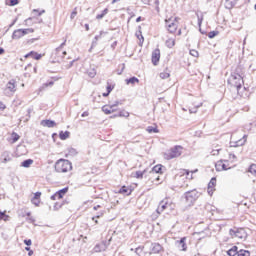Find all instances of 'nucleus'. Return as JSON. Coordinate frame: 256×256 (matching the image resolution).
I'll return each mask as SVG.
<instances>
[{"label":"nucleus","mask_w":256,"mask_h":256,"mask_svg":"<svg viewBox=\"0 0 256 256\" xmlns=\"http://www.w3.org/2000/svg\"><path fill=\"white\" fill-rule=\"evenodd\" d=\"M238 256H251V253L247 250H239Z\"/></svg>","instance_id":"44"},{"label":"nucleus","mask_w":256,"mask_h":256,"mask_svg":"<svg viewBox=\"0 0 256 256\" xmlns=\"http://www.w3.org/2000/svg\"><path fill=\"white\" fill-rule=\"evenodd\" d=\"M180 17L170 16L165 19V28L171 35H182L181 28H179Z\"/></svg>","instance_id":"3"},{"label":"nucleus","mask_w":256,"mask_h":256,"mask_svg":"<svg viewBox=\"0 0 256 256\" xmlns=\"http://www.w3.org/2000/svg\"><path fill=\"white\" fill-rule=\"evenodd\" d=\"M29 21H32L31 18L27 19V20H26V23H29Z\"/></svg>","instance_id":"64"},{"label":"nucleus","mask_w":256,"mask_h":256,"mask_svg":"<svg viewBox=\"0 0 256 256\" xmlns=\"http://www.w3.org/2000/svg\"><path fill=\"white\" fill-rule=\"evenodd\" d=\"M186 241L187 237H183L178 241L179 245H181L182 251H187V243H185Z\"/></svg>","instance_id":"35"},{"label":"nucleus","mask_w":256,"mask_h":256,"mask_svg":"<svg viewBox=\"0 0 256 256\" xmlns=\"http://www.w3.org/2000/svg\"><path fill=\"white\" fill-rule=\"evenodd\" d=\"M103 215H105V212L103 210H100L96 213V215L94 217H92V221H94L95 225H99V220L100 217H103Z\"/></svg>","instance_id":"26"},{"label":"nucleus","mask_w":256,"mask_h":256,"mask_svg":"<svg viewBox=\"0 0 256 256\" xmlns=\"http://www.w3.org/2000/svg\"><path fill=\"white\" fill-rule=\"evenodd\" d=\"M222 157L223 159L218 160L215 164L216 171H229V169H233L235 163L237 162L235 148L232 146L226 148Z\"/></svg>","instance_id":"2"},{"label":"nucleus","mask_w":256,"mask_h":256,"mask_svg":"<svg viewBox=\"0 0 256 256\" xmlns=\"http://www.w3.org/2000/svg\"><path fill=\"white\" fill-rule=\"evenodd\" d=\"M69 193V187H65L61 190H58L55 194H53L50 199L51 201H61V199L65 198V195Z\"/></svg>","instance_id":"12"},{"label":"nucleus","mask_w":256,"mask_h":256,"mask_svg":"<svg viewBox=\"0 0 256 256\" xmlns=\"http://www.w3.org/2000/svg\"><path fill=\"white\" fill-rule=\"evenodd\" d=\"M86 31H89V24H85Z\"/></svg>","instance_id":"60"},{"label":"nucleus","mask_w":256,"mask_h":256,"mask_svg":"<svg viewBox=\"0 0 256 256\" xmlns=\"http://www.w3.org/2000/svg\"><path fill=\"white\" fill-rule=\"evenodd\" d=\"M136 37L139 39L140 45H143L145 38L143 37V32H141V26H139V30L136 32Z\"/></svg>","instance_id":"32"},{"label":"nucleus","mask_w":256,"mask_h":256,"mask_svg":"<svg viewBox=\"0 0 256 256\" xmlns=\"http://www.w3.org/2000/svg\"><path fill=\"white\" fill-rule=\"evenodd\" d=\"M229 233L232 239H243V235H241V233H243V230L230 229Z\"/></svg>","instance_id":"18"},{"label":"nucleus","mask_w":256,"mask_h":256,"mask_svg":"<svg viewBox=\"0 0 256 256\" xmlns=\"http://www.w3.org/2000/svg\"><path fill=\"white\" fill-rule=\"evenodd\" d=\"M165 45L168 47V49H173V47H175V38H168L165 41Z\"/></svg>","instance_id":"34"},{"label":"nucleus","mask_w":256,"mask_h":256,"mask_svg":"<svg viewBox=\"0 0 256 256\" xmlns=\"http://www.w3.org/2000/svg\"><path fill=\"white\" fill-rule=\"evenodd\" d=\"M183 146L176 145L170 148L167 152L164 153V159L166 161H171V159H177V157H181L183 155Z\"/></svg>","instance_id":"7"},{"label":"nucleus","mask_w":256,"mask_h":256,"mask_svg":"<svg viewBox=\"0 0 256 256\" xmlns=\"http://www.w3.org/2000/svg\"><path fill=\"white\" fill-rule=\"evenodd\" d=\"M118 193L120 195H127V196H129V195H131V193H133V187L132 186H125L124 185V186H122L119 189Z\"/></svg>","instance_id":"19"},{"label":"nucleus","mask_w":256,"mask_h":256,"mask_svg":"<svg viewBox=\"0 0 256 256\" xmlns=\"http://www.w3.org/2000/svg\"><path fill=\"white\" fill-rule=\"evenodd\" d=\"M141 21V16H139L137 19H136V23H139Z\"/></svg>","instance_id":"61"},{"label":"nucleus","mask_w":256,"mask_h":256,"mask_svg":"<svg viewBox=\"0 0 256 256\" xmlns=\"http://www.w3.org/2000/svg\"><path fill=\"white\" fill-rule=\"evenodd\" d=\"M78 11H77V7L73 9V11L71 12L70 15V19L73 20L75 19V17H77Z\"/></svg>","instance_id":"47"},{"label":"nucleus","mask_w":256,"mask_h":256,"mask_svg":"<svg viewBox=\"0 0 256 256\" xmlns=\"http://www.w3.org/2000/svg\"><path fill=\"white\" fill-rule=\"evenodd\" d=\"M163 169H164L163 165L157 164L152 168V170L150 172V175H155V174L156 175H163Z\"/></svg>","instance_id":"20"},{"label":"nucleus","mask_w":256,"mask_h":256,"mask_svg":"<svg viewBox=\"0 0 256 256\" xmlns=\"http://www.w3.org/2000/svg\"><path fill=\"white\" fill-rule=\"evenodd\" d=\"M24 243L27 245V247H31V245H33V242L31 241V239L24 240Z\"/></svg>","instance_id":"51"},{"label":"nucleus","mask_w":256,"mask_h":256,"mask_svg":"<svg viewBox=\"0 0 256 256\" xmlns=\"http://www.w3.org/2000/svg\"><path fill=\"white\" fill-rule=\"evenodd\" d=\"M105 249H107V246L105 245V242H102L100 244H97L95 247H94V251L96 253H101V251H105Z\"/></svg>","instance_id":"27"},{"label":"nucleus","mask_w":256,"mask_h":256,"mask_svg":"<svg viewBox=\"0 0 256 256\" xmlns=\"http://www.w3.org/2000/svg\"><path fill=\"white\" fill-rule=\"evenodd\" d=\"M82 117H89V112L88 111H85L82 113L81 115Z\"/></svg>","instance_id":"56"},{"label":"nucleus","mask_w":256,"mask_h":256,"mask_svg":"<svg viewBox=\"0 0 256 256\" xmlns=\"http://www.w3.org/2000/svg\"><path fill=\"white\" fill-rule=\"evenodd\" d=\"M151 61L154 67L159 65V61H161V50L159 48H156L152 51Z\"/></svg>","instance_id":"13"},{"label":"nucleus","mask_w":256,"mask_h":256,"mask_svg":"<svg viewBox=\"0 0 256 256\" xmlns=\"http://www.w3.org/2000/svg\"><path fill=\"white\" fill-rule=\"evenodd\" d=\"M127 85H135V83H139V78L132 77L130 79H126Z\"/></svg>","instance_id":"40"},{"label":"nucleus","mask_w":256,"mask_h":256,"mask_svg":"<svg viewBox=\"0 0 256 256\" xmlns=\"http://www.w3.org/2000/svg\"><path fill=\"white\" fill-rule=\"evenodd\" d=\"M5 109H7V106H5L2 101H0V111H5Z\"/></svg>","instance_id":"52"},{"label":"nucleus","mask_w":256,"mask_h":256,"mask_svg":"<svg viewBox=\"0 0 256 256\" xmlns=\"http://www.w3.org/2000/svg\"><path fill=\"white\" fill-rule=\"evenodd\" d=\"M40 125L42 127H48V128H53V127H56L57 126V123H55V121L53 120H42L40 122Z\"/></svg>","instance_id":"24"},{"label":"nucleus","mask_w":256,"mask_h":256,"mask_svg":"<svg viewBox=\"0 0 256 256\" xmlns=\"http://www.w3.org/2000/svg\"><path fill=\"white\" fill-rule=\"evenodd\" d=\"M156 181H160L159 175L156 176Z\"/></svg>","instance_id":"63"},{"label":"nucleus","mask_w":256,"mask_h":256,"mask_svg":"<svg viewBox=\"0 0 256 256\" xmlns=\"http://www.w3.org/2000/svg\"><path fill=\"white\" fill-rule=\"evenodd\" d=\"M121 0H112V5H115V3L119 2Z\"/></svg>","instance_id":"59"},{"label":"nucleus","mask_w":256,"mask_h":256,"mask_svg":"<svg viewBox=\"0 0 256 256\" xmlns=\"http://www.w3.org/2000/svg\"><path fill=\"white\" fill-rule=\"evenodd\" d=\"M117 105H119V103H116L113 105L106 104L102 106V111L105 115H111L113 113H117Z\"/></svg>","instance_id":"14"},{"label":"nucleus","mask_w":256,"mask_h":256,"mask_svg":"<svg viewBox=\"0 0 256 256\" xmlns=\"http://www.w3.org/2000/svg\"><path fill=\"white\" fill-rule=\"evenodd\" d=\"M190 54L193 55V57H199V52H197V50H191Z\"/></svg>","instance_id":"50"},{"label":"nucleus","mask_w":256,"mask_h":256,"mask_svg":"<svg viewBox=\"0 0 256 256\" xmlns=\"http://www.w3.org/2000/svg\"><path fill=\"white\" fill-rule=\"evenodd\" d=\"M237 1L239 0H226L225 5L226 9H233L237 5Z\"/></svg>","instance_id":"31"},{"label":"nucleus","mask_w":256,"mask_h":256,"mask_svg":"<svg viewBox=\"0 0 256 256\" xmlns=\"http://www.w3.org/2000/svg\"><path fill=\"white\" fill-rule=\"evenodd\" d=\"M54 169L56 173H69V171H73V163L67 159H59L55 165Z\"/></svg>","instance_id":"4"},{"label":"nucleus","mask_w":256,"mask_h":256,"mask_svg":"<svg viewBox=\"0 0 256 256\" xmlns=\"http://www.w3.org/2000/svg\"><path fill=\"white\" fill-rule=\"evenodd\" d=\"M165 251V248L159 243L152 244L151 253L154 255H158L159 253H163Z\"/></svg>","instance_id":"16"},{"label":"nucleus","mask_w":256,"mask_h":256,"mask_svg":"<svg viewBox=\"0 0 256 256\" xmlns=\"http://www.w3.org/2000/svg\"><path fill=\"white\" fill-rule=\"evenodd\" d=\"M3 53H5V49L0 47V55H3Z\"/></svg>","instance_id":"57"},{"label":"nucleus","mask_w":256,"mask_h":256,"mask_svg":"<svg viewBox=\"0 0 256 256\" xmlns=\"http://www.w3.org/2000/svg\"><path fill=\"white\" fill-rule=\"evenodd\" d=\"M6 5L8 7H15V5H19V0H8L6 1Z\"/></svg>","instance_id":"42"},{"label":"nucleus","mask_w":256,"mask_h":256,"mask_svg":"<svg viewBox=\"0 0 256 256\" xmlns=\"http://www.w3.org/2000/svg\"><path fill=\"white\" fill-rule=\"evenodd\" d=\"M65 47V42H63L60 47L56 48L52 53L51 59L52 63H63L65 62V55H67V51L63 49Z\"/></svg>","instance_id":"6"},{"label":"nucleus","mask_w":256,"mask_h":256,"mask_svg":"<svg viewBox=\"0 0 256 256\" xmlns=\"http://www.w3.org/2000/svg\"><path fill=\"white\" fill-rule=\"evenodd\" d=\"M61 207H63V203H55L54 204V210L55 211H59V209H61Z\"/></svg>","instance_id":"48"},{"label":"nucleus","mask_w":256,"mask_h":256,"mask_svg":"<svg viewBox=\"0 0 256 256\" xmlns=\"http://www.w3.org/2000/svg\"><path fill=\"white\" fill-rule=\"evenodd\" d=\"M249 172L252 173V175H255L256 177V165L252 164L249 168Z\"/></svg>","instance_id":"46"},{"label":"nucleus","mask_w":256,"mask_h":256,"mask_svg":"<svg viewBox=\"0 0 256 256\" xmlns=\"http://www.w3.org/2000/svg\"><path fill=\"white\" fill-rule=\"evenodd\" d=\"M33 33H35V29L33 28L17 29L13 32L12 39L19 40L25 37V35H31Z\"/></svg>","instance_id":"10"},{"label":"nucleus","mask_w":256,"mask_h":256,"mask_svg":"<svg viewBox=\"0 0 256 256\" xmlns=\"http://www.w3.org/2000/svg\"><path fill=\"white\" fill-rule=\"evenodd\" d=\"M25 59H29V57H31V59H35L36 61H39V59H41V57H43V55L35 52V51H31L28 54H26Z\"/></svg>","instance_id":"23"},{"label":"nucleus","mask_w":256,"mask_h":256,"mask_svg":"<svg viewBox=\"0 0 256 256\" xmlns=\"http://www.w3.org/2000/svg\"><path fill=\"white\" fill-rule=\"evenodd\" d=\"M145 175V170L144 171H136L132 173V177L135 179H143V176Z\"/></svg>","instance_id":"36"},{"label":"nucleus","mask_w":256,"mask_h":256,"mask_svg":"<svg viewBox=\"0 0 256 256\" xmlns=\"http://www.w3.org/2000/svg\"><path fill=\"white\" fill-rule=\"evenodd\" d=\"M160 79H169L171 77V70H169V67H164L163 71L159 73Z\"/></svg>","instance_id":"21"},{"label":"nucleus","mask_w":256,"mask_h":256,"mask_svg":"<svg viewBox=\"0 0 256 256\" xmlns=\"http://www.w3.org/2000/svg\"><path fill=\"white\" fill-rule=\"evenodd\" d=\"M16 84H15V80H11L7 83V89L9 91L15 92V88H16Z\"/></svg>","instance_id":"37"},{"label":"nucleus","mask_w":256,"mask_h":256,"mask_svg":"<svg viewBox=\"0 0 256 256\" xmlns=\"http://www.w3.org/2000/svg\"><path fill=\"white\" fill-rule=\"evenodd\" d=\"M115 117H129V112L126 110H121L119 113L115 114L114 116H111V119H114Z\"/></svg>","instance_id":"33"},{"label":"nucleus","mask_w":256,"mask_h":256,"mask_svg":"<svg viewBox=\"0 0 256 256\" xmlns=\"http://www.w3.org/2000/svg\"><path fill=\"white\" fill-rule=\"evenodd\" d=\"M28 255H29V256H32V255H33V250H29V251H28Z\"/></svg>","instance_id":"58"},{"label":"nucleus","mask_w":256,"mask_h":256,"mask_svg":"<svg viewBox=\"0 0 256 256\" xmlns=\"http://www.w3.org/2000/svg\"><path fill=\"white\" fill-rule=\"evenodd\" d=\"M201 197V193L197 190L188 191L185 193V200L188 205V207H192V205H195L197 202V199Z\"/></svg>","instance_id":"8"},{"label":"nucleus","mask_w":256,"mask_h":256,"mask_svg":"<svg viewBox=\"0 0 256 256\" xmlns=\"http://www.w3.org/2000/svg\"><path fill=\"white\" fill-rule=\"evenodd\" d=\"M196 15H198V25H201V23H203V14L199 16V14L196 13Z\"/></svg>","instance_id":"49"},{"label":"nucleus","mask_w":256,"mask_h":256,"mask_svg":"<svg viewBox=\"0 0 256 256\" xmlns=\"http://www.w3.org/2000/svg\"><path fill=\"white\" fill-rule=\"evenodd\" d=\"M107 13H109V9H108V8L104 9V10L101 12V14H98V15L96 16V19H98V20L103 19V17H105V15H107Z\"/></svg>","instance_id":"43"},{"label":"nucleus","mask_w":256,"mask_h":256,"mask_svg":"<svg viewBox=\"0 0 256 256\" xmlns=\"http://www.w3.org/2000/svg\"><path fill=\"white\" fill-rule=\"evenodd\" d=\"M31 203L32 205H35V207H39V205H41V192L34 193L31 198Z\"/></svg>","instance_id":"17"},{"label":"nucleus","mask_w":256,"mask_h":256,"mask_svg":"<svg viewBox=\"0 0 256 256\" xmlns=\"http://www.w3.org/2000/svg\"><path fill=\"white\" fill-rule=\"evenodd\" d=\"M21 139V136H19V134H17V132H12L11 133V137L9 138V143H17V141Z\"/></svg>","instance_id":"28"},{"label":"nucleus","mask_w":256,"mask_h":256,"mask_svg":"<svg viewBox=\"0 0 256 256\" xmlns=\"http://www.w3.org/2000/svg\"><path fill=\"white\" fill-rule=\"evenodd\" d=\"M239 254V248L237 246H233L227 251L228 256H235Z\"/></svg>","instance_id":"29"},{"label":"nucleus","mask_w":256,"mask_h":256,"mask_svg":"<svg viewBox=\"0 0 256 256\" xmlns=\"http://www.w3.org/2000/svg\"><path fill=\"white\" fill-rule=\"evenodd\" d=\"M33 12L37 13L38 15H41L42 13H45V10H42V11L39 12V10L34 9Z\"/></svg>","instance_id":"54"},{"label":"nucleus","mask_w":256,"mask_h":256,"mask_svg":"<svg viewBox=\"0 0 256 256\" xmlns=\"http://www.w3.org/2000/svg\"><path fill=\"white\" fill-rule=\"evenodd\" d=\"M243 68L241 66H237L230 74L227 83L230 85V87H233L237 91V95L239 97H242L243 99H246V97H249V88H246L245 80H243Z\"/></svg>","instance_id":"1"},{"label":"nucleus","mask_w":256,"mask_h":256,"mask_svg":"<svg viewBox=\"0 0 256 256\" xmlns=\"http://www.w3.org/2000/svg\"><path fill=\"white\" fill-rule=\"evenodd\" d=\"M217 35H219V31H211L208 33L209 39H215V37H217Z\"/></svg>","instance_id":"45"},{"label":"nucleus","mask_w":256,"mask_h":256,"mask_svg":"<svg viewBox=\"0 0 256 256\" xmlns=\"http://www.w3.org/2000/svg\"><path fill=\"white\" fill-rule=\"evenodd\" d=\"M215 187H217V178H212L208 183V188H207V191L210 197H212V195L215 193Z\"/></svg>","instance_id":"15"},{"label":"nucleus","mask_w":256,"mask_h":256,"mask_svg":"<svg viewBox=\"0 0 256 256\" xmlns=\"http://www.w3.org/2000/svg\"><path fill=\"white\" fill-rule=\"evenodd\" d=\"M170 209V211H173L175 209V203H173V200L169 198L163 199L157 208L158 213H163V211Z\"/></svg>","instance_id":"9"},{"label":"nucleus","mask_w":256,"mask_h":256,"mask_svg":"<svg viewBox=\"0 0 256 256\" xmlns=\"http://www.w3.org/2000/svg\"><path fill=\"white\" fill-rule=\"evenodd\" d=\"M248 135L241 131H236L231 136V143L235 145V147H243L245 143H247Z\"/></svg>","instance_id":"5"},{"label":"nucleus","mask_w":256,"mask_h":256,"mask_svg":"<svg viewBox=\"0 0 256 256\" xmlns=\"http://www.w3.org/2000/svg\"><path fill=\"white\" fill-rule=\"evenodd\" d=\"M114 89H115V85H113L111 83H107V86H106L107 92H104L102 95L104 97H109V95L111 94V91H113Z\"/></svg>","instance_id":"25"},{"label":"nucleus","mask_w":256,"mask_h":256,"mask_svg":"<svg viewBox=\"0 0 256 256\" xmlns=\"http://www.w3.org/2000/svg\"><path fill=\"white\" fill-rule=\"evenodd\" d=\"M197 171H198L197 169L194 170V171H189L187 169H182L180 171V175L181 176H186V179H193V173H197Z\"/></svg>","instance_id":"22"},{"label":"nucleus","mask_w":256,"mask_h":256,"mask_svg":"<svg viewBox=\"0 0 256 256\" xmlns=\"http://www.w3.org/2000/svg\"><path fill=\"white\" fill-rule=\"evenodd\" d=\"M25 250L26 251H31V248L30 247H26Z\"/></svg>","instance_id":"62"},{"label":"nucleus","mask_w":256,"mask_h":256,"mask_svg":"<svg viewBox=\"0 0 256 256\" xmlns=\"http://www.w3.org/2000/svg\"><path fill=\"white\" fill-rule=\"evenodd\" d=\"M225 150H223V147L221 146V144H219V142L214 141L212 142L211 146H210V155H212L213 157H217L218 155L223 156Z\"/></svg>","instance_id":"11"},{"label":"nucleus","mask_w":256,"mask_h":256,"mask_svg":"<svg viewBox=\"0 0 256 256\" xmlns=\"http://www.w3.org/2000/svg\"><path fill=\"white\" fill-rule=\"evenodd\" d=\"M99 209H102L101 205H96L93 207V211H99Z\"/></svg>","instance_id":"53"},{"label":"nucleus","mask_w":256,"mask_h":256,"mask_svg":"<svg viewBox=\"0 0 256 256\" xmlns=\"http://www.w3.org/2000/svg\"><path fill=\"white\" fill-rule=\"evenodd\" d=\"M5 213H6V211H4V212L0 211V221H9L10 217H9V215H7Z\"/></svg>","instance_id":"41"},{"label":"nucleus","mask_w":256,"mask_h":256,"mask_svg":"<svg viewBox=\"0 0 256 256\" xmlns=\"http://www.w3.org/2000/svg\"><path fill=\"white\" fill-rule=\"evenodd\" d=\"M147 133H159V127L157 126V124H154L153 126H148L146 128Z\"/></svg>","instance_id":"30"},{"label":"nucleus","mask_w":256,"mask_h":256,"mask_svg":"<svg viewBox=\"0 0 256 256\" xmlns=\"http://www.w3.org/2000/svg\"><path fill=\"white\" fill-rule=\"evenodd\" d=\"M69 135H70L69 131H65V132L61 131L59 133V138L61 139V141H65V139H69Z\"/></svg>","instance_id":"39"},{"label":"nucleus","mask_w":256,"mask_h":256,"mask_svg":"<svg viewBox=\"0 0 256 256\" xmlns=\"http://www.w3.org/2000/svg\"><path fill=\"white\" fill-rule=\"evenodd\" d=\"M33 163V159H27V160H24L22 163H21V167H24V168H29L31 167Z\"/></svg>","instance_id":"38"},{"label":"nucleus","mask_w":256,"mask_h":256,"mask_svg":"<svg viewBox=\"0 0 256 256\" xmlns=\"http://www.w3.org/2000/svg\"><path fill=\"white\" fill-rule=\"evenodd\" d=\"M142 3H144V5H150L151 0H142Z\"/></svg>","instance_id":"55"}]
</instances>
